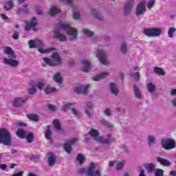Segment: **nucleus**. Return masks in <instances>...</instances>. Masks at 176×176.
Returning a JSON list of instances; mask_svg holds the SVG:
<instances>
[{
  "label": "nucleus",
  "mask_w": 176,
  "mask_h": 176,
  "mask_svg": "<svg viewBox=\"0 0 176 176\" xmlns=\"http://www.w3.org/2000/svg\"><path fill=\"white\" fill-rule=\"evenodd\" d=\"M135 5L134 0H128L124 6V16H129L130 13H131V10L133 9V6Z\"/></svg>",
  "instance_id": "nucleus-10"
},
{
  "label": "nucleus",
  "mask_w": 176,
  "mask_h": 176,
  "mask_svg": "<svg viewBox=\"0 0 176 176\" xmlns=\"http://www.w3.org/2000/svg\"><path fill=\"white\" fill-rule=\"evenodd\" d=\"M71 107H72V104H71V103H66V104L63 105L62 111H63L64 112H67V111H68L69 109H71Z\"/></svg>",
  "instance_id": "nucleus-46"
},
{
  "label": "nucleus",
  "mask_w": 176,
  "mask_h": 176,
  "mask_svg": "<svg viewBox=\"0 0 176 176\" xmlns=\"http://www.w3.org/2000/svg\"><path fill=\"white\" fill-rule=\"evenodd\" d=\"M124 164H126V160L120 161L116 163V168L118 171H122L123 170V167H124Z\"/></svg>",
  "instance_id": "nucleus-36"
},
{
  "label": "nucleus",
  "mask_w": 176,
  "mask_h": 176,
  "mask_svg": "<svg viewBox=\"0 0 176 176\" xmlns=\"http://www.w3.org/2000/svg\"><path fill=\"white\" fill-rule=\"evenodd\" d=\"M45 94H52V93H56L57 91V89L53 87L47 86L44 89Z\"/></svg>",
  "instance_id": "nucleus-37"
},
{
  "label": "nucleus",
  "mask_w": 176,
  "mask_h": 176,
  "mask_svg": "<svg viewBox=\"0 0 176 176\" xmlns=\"http://www.w3.org/2000/svg\"><path fill=\"white\" fill-rule=\"evenodd\" d=\"M45 85H46V80H45L44 79H41L36 82L35 86L36 87H38L40 90H43Z\"/></svg>",
  "instance_id": "nucleus-29"
},
{
  "label": "nucleus",
  "mask_w": 176,
  "mask_h": 176,
  "mask_svg": "<svg viewBox=\"0 0 176 176\" xmlns=\"http://www.w3.org/2000/svg\"><path fill=\"white\" fill-rule=\"evenodd\" d=\"M146 1L142 0L136 7L135 14L136 16H144L146 12Z\"/></svg>",
  "instance_id": "nucleus-9"
},
{
  "label": "nucleus",
  "mask_w": 176,
  "mask_h": 176,
  "mask_svg": "<svg viewBox=\"0 0 176 176\" xmlns=\"http://www.w3.org/2000/svg\"><path fill=\"white\" fill-rule=\"evenodd\" d=\"M96 57L99 58L100 63L103 64V65H108V60L107 59V55L105 54V52H104V50H98L96 53Z\"/></svg>",
  "instance_id": "nucleus-12"
},
{
  "label": "nucleus",
  "mask_w": 176,
  "mask_h": 176,
  "mask_svg": "<svg viewBox=\"0 0 176 176\" xmlns=\"http://www.w3.org/2000/svg\"><path fill=\"white\" fill-rule=\"evenodd\" d=\"M77 161L79 162L80 164H82L85 162V156L82 154H78L77 156Z\"/></svg>",
  "instance_id": "nucleus-49"
},
{
  "label": "nucleus",
  "mask_w": 176,
  "mask_h": 176,
  "mask_svg": "<svg viewBox=\"0 0 176 176\" xmlns=\"http://www.w3.org/2000/svg\"><path fill=\"white\" fill-rule=\"evenodd\" d=\"M163 170L162 169H157L155 170V176H163Z\"/></svg>",
  "instance_id": "nucleus-53"
},
{
  "label": "nucleus",
  "mask_w": 176,
  "mask_h": 176,
  "mask_svg": "<svg viewBox=\"0 0 176 176\" xmlns=\"http://www.w3.org/2000/svg\"><path fill=\"white\" fill-rule=\"evenodd\" d=\"M162 146L166 151H170L176 148V142L174 139L168 138L162 140Z\"/></svg>",
  "instance_id": "nucleus-8"
},
{
  "label": "nucleus",
  "mask_w": 176,
  "mask_h": 176,
  "mask_svg": "<svg viewBox=\"0 0 176 176\" xmlns=\"http://www.w3.org/2000/svg\"><path fill=\"white\" fill-rule=\"evenodd\" d=\"M100 123L105 127H108L109 129H113V124L107 121L106 120H101Z\"/></svg>",
  "instance_id": "nucleus-40"
},
{
  "label": "nucleus",
  "mask_w": 176,
  "mask_h": 176,
  "mask_svg": "<svg viewBox=\"0 0 176 176\" xmlns=\"http://www.w3.org/2000/svg\"><path fill=\"white\" fill-rule=\"evenodd\" d=\"M82 65V71L83 72H89L91 69V64L90 60L87 59H83L81 60Z\"/></svg>",
  "instance_id": "nucleus-19"
},
{
  "label": "nucleus",
  "mask_w": 176,
  "mask_h": 176,
  "mask_svg": "<svg viewBox=\"0 0 176 176\" xmlns=\"http://www.w3.org/2000/svg\"><path fill=\"white\" fill-rule=\"evenodd\" d=\"M28 100V99L27 98H15L12 100V104L14 105V107H16L17 108H19L20 107H23V105H24V104L27 102Z\"/></svg>",
  "instance_id": "nucleus-13"
},
{
  "label": "nucleus",
  "mask_w": 176,
  "mask_h": 176,
  "mask_svg": "<svg viewBox=\"0 0 176 176\" xmlns=\"http://www.w3.org/2000/svg\"><path fill=\"white\" fill-rule=\"evenodd\" d=\"M23 174H24V172H20L15 174H13L12 176H23Z\"/></svg>",
  "instance_id": "nucleus-60"
},
{
  "label": "nucleus",
  "mask_w": 176,
  "mask_h": 176,
  "mask_svg": "<svg viewBox=\"0 0 176 176\" xmlns=\"http://www.w3.org/2000/svg\"><path fill=\"white\" fill-rule=\"evenodd\" d=\"M157 162L165 167H170V166H171V162L170 161L160 157L157 158Z\"/></svg>",
  "instance_id": "nucleus-24"
},
{
  "label": "nucleus",
  "mask_w": 176,
  "mask_h": 176,
  "mask_svg": "<svg viewBox=\"0 0 176 176\" xmlns=\"http://www.w3.org/2000/svg\"><path fill=\"white\" fill-rule=\"evenodd\" d=\"M146 87L148 93H155V91H156V85L153 83H147Z\"/></svg>",
  "instance_id": "nucleus-35"
},
{
  "label": "nucleus",
  "mask_w": 176,
  "mask_h": 176,
  "mask_svg": "<svg viewBox=\"0 0 176 176\" xmlns=\"http://www.w3.org/2000/svg\"><path fill=\"white\" fill-rule=\"evenodd\" d=\"M113 140L112 139V135H107V138L104 139L102 137V142H99L101 144H111Z\"/></svg>",
  "instance_id": "nucleus-38"
},
{
  "label": "nucleus",
  "mask_w": 176,
  "mask_h": 176,
  "mask_svg": "<svg viewBox=\"0 0 176 176\" xmlns=\"http://www.w3.org/2000/svg\"><path fill=\"white\" fill-rule=\"evenodd\" d=\"M89 89H90V85L87 84L82 87H76L74 91L77 94H87V90Z\"/></svg>",
  "instance_id": "nucleus-17"
},
{
  "label": "nucleus",
  "mask_w": 176,
  "mask_h": 176,
  "mask_svg": "<svg viewBox=\"0 0 176 176\" xmlns=\"http://www.w3.org/2000/svg\"><path fill=\"white\" fill-rule=\"evenodd\" d=\"M172 104L175 108H176V98H174L172 101Z\"/></svg>",
  "instance_id": "nucleus-64"
},
{
  "label": "nucleus",
  "mask_w": 176,
  "mask_h": 176,
  "mask_svg": "<svg viewBox=\"0 0 176 176\" xmlns=\"http://www.w3.org/2000/svg\"><path fill=\"white\" fill-rule=\"evenodd\" d=\"M14 6V2H13V0H8L5 2V6H3L4 10H6V12H8L9 10H12V8Z\"/></svg>",
  "instance_id": "nucleus-25"
},
{
  "label": "nucleus",
  "mask_w": 176,
  "mask_h": 176,
  "mask_svg": "<svg viewBox=\"0 0 176 176\" xmlns=\"http://www.w3.org/2000/svg\"><path fill=\"white\" fill-rule=\"evenodd\" d=\"M36 13L39 16H42V14H43V11L42 10V9H37Z\"/></svg>",
  "instance_id": "nucleus-59"
},
{
  "label": "nucleus",
  "mask_w": 176,
  "mask_h": 176,
  "mask_svg": "<svg viewBox=\"0 0 176 176\" xmlns=\"http://www.w3.org/2000/svg\"><path fill=\"white\" fill-rule=\"evenodd\" d=\"M79 141L77 138H73L71 140L67 142L64 144V149L69 155L72 152V145H75L76 142Z\"/></svg>",
  "instance_id": "nucleus-11"
},
{
  "label": "nucleus",
  "mask_w": 176,
  "mask_h": 176,
  "mask_svg": "<svg viewBox=\"0 0 176 176\" xmlns=\"http://www.w3.org/2000/svg\"><path fill=\"white\" fill-rule=\"evenodd\" d=\"M6 164H1V165H0V168L1 169V170H6Z\"/></svg>",
  "instance_id": "nucleus-62"
},
{
  "label": "nucleus",
  "mask_w": 176,
  "mask_h": 176,
  "mask_svg": "<svg viewBox=\"0 0 176 176\" xmlns=\"http://www.w3.org/2000/svg\"><path fill=\"white\" fill-rule=\"evenodd\" d=\"M52 59L49 58H44V62L45 64H47L50 67H57L61 65V58L58 55V53L54 52L52 55Z\"/></svg>",
  "instance_id": "nucleus-4"
},
{
  "label": "nucleus",
  "mask_w": 176,
  "mask_h": 176,
  "mask_svg": "<svg viewBox=\"0 0 176 176\" xmlns=\"http://www.w3.org/2000/svg\"><path fill=\"white\" fill-rule=\"evenodd\" d=\"M54 37L56 38V39H58V41H60V42H66V41H67V36H65V34H63L61 33L55 34Z\"/></svg>",
  "instance_id": "nucleus-31"
},
{
  "label": "nucleus",
  "mask_w": 176,
  "mask_h": 176,
  "mask_svg": "<svg viewBox=\"0 0 176 176\" xmlns=\"http://www.w3.org/2000/svg\"><path fill=\"white\" fill-rule=\"evenodd\" d=\"M91 137L97 142H102V137L100 136V133L96 129H91L89 131Z\"/></svg>",
  "instance_id": "nucleus-15"
},
{
  "label": "nucleus",
  "mask_w": 176,
  "mask_h": 176,
  "mask_svg": "<svg viewBox=\"0 0 176 176\" xmlns=\"http://www.w3.org/2000/svg\"><path fill=\"white\" fill-rule=\"evenodd\" d=\"M72 112L74 115L75 118L79 117V111H78V109L73 108L72 109Z\"/></svg>",
  "instance_id": "nucleus-52"
},
{
  "label": "nucleus",
  "mask_w": 176,
  "mask_h": 176,
  "mask_svg": "<svg viewBox=\"0 0 176 176\" xmlns=\"http://www.w3.org/2000/svg\"><path fill=\"white\" fill-rule=\"evenodd\" d=\"M3 64H6V65H10V67H19L20 65V62L17 60L12 58H3Z\"/></svg>",
  "instance_id": "nucleus-14"
},
{
  "label": "nucleus",
  "mask_w": 176,
  "mask_h": 176,
  "mask_svg": "<svg viewBox=\"0 0 176 176\" xmlns=\"http://www.w3.org/2000/svg\"><path fill=\"white\" fill-rule=\"evenodd\" d=\"M144 167L148 173H153L156 168V165L153 164H144Z\"/></svg>",
  "instance_id": "nucleus-34"
},
{
  "label": "nucleus",
  "mask_w": 176,
  "mask_h": 176,
  "mask_svg": "<svg viewBox=\"0 0 176 176\" xmlns=\"http://www.w3.org/2000/svg\"><path fill=\"white\" fill-rule=\"evenodd\" d=\"M109 75V73L103 72V73H101V74H98L96 76H94V77H92V79L95 82H98V81L107 78V76H108Z\"/></svg>",
  "instance_id": "nucleus-21"
},
{
  "label": "nucleus",
  "mask_w": 176,
  "mask_h": 176,
  "mask_svg": "<svg viewBox=\"0 0 176 176\" xmlns=\"http://www.w3.org/2000/svg\"><path fill=\"white\" fill-rule=\"evenodd\" d=\"M0 16L2 20H9V17H8V16H6L5 14H0Z\"/></svg>",
  "instance_id": "nucleus-58"
},
{
  "label": "nucleus",
  "mask_w": 176,
  "mask_h": 176,
  "mask_svg": "<svg viewBox=\"0 0 176 176\" xmlns=\"http://www.w3.org/2000/svg\"><path fill=\"white\" fill-rule=\"evenodd\" d=\"M12 38H13V39H15L16 41L17 39H19V38H20V34H19L18 32H15L12 34Z\"/></svg>",
  "instance_id": "nucleus-54"
},
{
  "label": "nucleus",
  "mask_w": 176,
  "mask_h": 176,
  "mask_svg": "<svg viewBox=\"0 0 176 176\" xmlns=\"http://www.w3.org/2000/svg\"><path fill=\"white\" fill-rule=\"evenodd\" d=\"M53 124L56 131H60L61 130V125L60 124V121L58 120H54Z\"/></svg>",
  "instance_id": "nucleus-42"
},
{
  "label": "nucleus",
  "mask_w": 176,
  "mask_h": 176,
  "mask_svg": "<svg viewBox=\"0 0 176 176\" xmlns=\"http://www.w3.org/2000/svg\"><path fill=\"white\" fill-rule=\"evenodd\" d=\"M27 118L34 122H38V120H39V117L35 114H28Z\"/></svg>",
  "instance_id": "nucleus-43"
},
{
  "label": "nucleus",
  "mask_w": 176,
  "mask_h": 176,
  "mask_svg": "<svg viewBox=\"0 0 176 176\" xmlns=\"http://www.w3.org/2000/svg\"><path fill=\"white\" fill-rule=\"evenodd\" d=\"M60 28L66 31L69 41H76V38H78V30H76V29L72 28L69 25L65 23H62L60 24Z\"/></svg>",
  "instance_id": "nucleus-3"
},
{
  "label": "nucleus",
  "mask_w": 176,
  "mask_h": 176,
  "mask_svg": "<svg viewBox=\"0 0 176 176\" xmlns=\"http://www.w3.org/2000/svg\"><path fill=\"white\" fill-rule=\"evenodd\" d=\"M16 135L20 138H26L27 142L29 143L34 141V133L32 132H28L21 129L16 131Z\"/></svg>",
  "instance_id": "nucleus-7"
},
{
  "label": "nucleus",
  "mask_w": 176,
  "mask_h": 176,
  "mask_svg": "<svg viewBox=\"0 0 176 176\" xmlns=\"http://www.w3.org/2000/svg\"><path fill=\"white\" fill-rule=\"evenodd\" d=\"M0 142L4 145H12V138H10V133L6 129H0Z\"/></svg>",
  "instance_id": "nucleus-5"
},
{
  "label": "nucleus",
  "mask_w": 176,
  "mask_h": 176,
  "mask_svg": "<svg viewBox=\"0 0 176 176\" xmlns=\"http://www.w3.org/2000/svg\"><path fill=\"white\" fill-rule=\"evenodd\" d=\"M3 53L5 54H7V56H9L10 58H16L17 57V56L16 55V52L13 51V50L10 47H5Z\"/></svg>",
  "instance_id": "nucleus-20"
},
{
  "label": "nucleus",
  "mask_w": 176,
  "mask_h": 176,
  "mask_svg": "<svg viewBox=\"0 0 176 176\" xmlns=\"http://www.w3.org/2000/svg\"><path fill=\"white\" fill-rule=\"evenodd\" d=\"M45 138H46V140H47V141L52 142V131L50 130V126H47Z\"/></svg>",
  "instance_id": "nucleus-28"
},
{
  "label": "nucleus",
  "mask_w": 176,
  "mask_h": 176,
  "mask_svg": "<svg viewBox=\"0 0 176 176\" xmlns=\"http://www.w3.org/2000/svg\"><path fill=\"white\" fill-rule=\"evenodd\" d=\"M29 47L30 49H35L37 48L40 53H43V54L46 53H50V52H53L54 48L49 47L47 49H43V41L41 40H30L28 42Z\"/></svg>",
  "instance_id": "nucleus-1"
},
{
  "label": "nucleus",
  "mask_w": 176,
  "mask_h": 176,
  "mask_svg": "<svg viewBox=\"0 0 176 176\" xmlns=\"http://www.w3.org/2000/svg\"><path fill=\"white\" fill-rule=\"evenodd\" d=\"M93 103L91 102H87L85 111L87 116L88 118H91L93 116Z\"/></svg>",
  "instance_id": "nucleus-18"
},
{
  "label": "nucleus",
  "mask_w": 176,
  "mask_h": 176,
  "mask_svg": "<svg viewBox=\"0 0 176 176\" xmlns=\"http://www.w3.org/2000/svg\"><path fill=\"white\" fill-rule=\"evenodd\" d=\"M148 145L151 146L152 145H155L156 144V137L153 135H150L147 138Z\"/></svg>",
  "instance_id": "nucleus-32"
},
{
  "label": "nucleus",
  "mask_w": 176,
  "mask_h": 176,
  "mask_svg": "<svg viewBox=\"0 0 176 176\" xmlns=\"http://www.w3.org/2000/svg\"><path fill=\"white\" fill-rule=\"evenodd\" d=\"M38 25V21L36 17H33L30 22L26 21V25L25 30L26 31H31L32 28H35Z\"/></svg>",
  "instance_id": "nucleus-16"
},
{
  "label": "nucleus",
  "mask_w": 176,
  "mask_h": 176,
  "mask_svg": "<svg viewBox=\"0 0 176 176\" xmlns=\"http://www.w3.org/2000/svg\"><path fill=\"white\" fill-rule=\"evenodd\" d=\"M162 30L161 28H147L143 30V34L148 38H155L156 36H160L162 35Z\"/></svg>",
  "instance_id": "nucleus-6"
},
{
  "label": "nucleus",
  "mask_w": 176,
  "mask_h": 176,
  "mask_svg": "<svg viewBox=\"0 0 176 176\" xmlns=\"http://www.w3.org/2000/svg\"><path fill=\"white\" fill-rule=\"evenodd\" d=\"M175 28H169L168 31V35L169 38H174V33L175 32Z\"/></svg>",
  "instance_id": "nucleus-45"
},
{
  "label": "nucleus",
  "mask_w": 176,
  "mask_h": 176,
  "mask_svg": "<svg viewBox=\"0 0 176 176\" xmlns=\"http://www.w3.org/2000/svg\"><path fill=\"white\" fill-rule=\"evenodd\" d=\"M139 176H146L145 175V170H144V169L141 170L140 173L139 174Z\"/></svg>",
  "instance_id": "nucleus-61"
},
{
  "label": "nucleus",
  "mask_w": 176,
  "mask_h": 176,
  "mask_svg": "<svg viewBox=\"0 0 176 176\" xmlns=\"http://www.w3.org/2000/svg\"><path fill=\"white\" fill-rule=\"evenodd\" d=\"M154 72L162 76L166 75V72H164V70H163V69L159 67H154Z\"/></svg>",
  "instance_id": "nucleus-39"
},
{
  "label": "nucleus",
  "mask_w": 176,
  "mask_h": 176,
  "mask_svg": "<svg viewBox=\"0 0 176 176\" xmlns=\"http://www.w3.org/2000/svg\"><path fill=\"white\" fill-rule=\"evenodd\" d=\"M104 113L105 115V116H112V113H111V109H106L104 111Z\"/></svg>",
  "instance_id": "nucleus-51"
},
{
  "label": "nucleus",
  "mask_w": 176,
  "mask_h": 176,
  "mask_svg": "<svg viewBox=\"0 0 176 176\" xmlns=\"http://www.w3.org/2000/svg\"><path fill=\"white\" fill-rule=\"evenodd\" d=\"M116 112H122L123 113H126V109L121 107H116Z\"/></svg>",
  "instance_id": "nucleus-55"
},
{
  "label": "nucleus",
  "mask_w": 176,
  "mask_h": 176,
  "mask_svg": "<svg viewBox=\"0 0 176 176\" xmlns=\"http://www.w3.org/2000/svg\"><path fill=\"white\" fill-rule=\"evenodd\" d=\"M28 91L29 94H35V93L38 91V90L36 89V86L32 85V87L28 89Z\"/></svg>",
  "instance_id": "nucleus-47"
},
{
  "label": "nucleus",
  "mask_w": 176,
  "mask_h": 176,
  "mask_svg": "<svg viewBox=\"0 0 176 176\" xmlns=\"http://www.w3.org/2000/svg\"><path fill=\"white\" fill-rule=\"evenodd\" d=\"M53 80H54V82H56V83H63V76H61V74L60 72H57L54 74Z\"/></svg>",
  "instance_id": "nucleus-27"
},
{
  "label": "nucleus",
  "mask_w": 176,
  "mask_h": 176,
  "mask_svg": "<svg viewBox=\"0 0 176 176\" xmlns=\"http://www.w3.org/2000/svg\"><path fill=\"white\" fill-rule=\"evenodd\" d=\"M120 52L123 53L124 54H126L127 53V43L123 42L120 47Z\"/></svg>",
  "instance_id": "nucleus-44"
},
{
  "label": "nucleus",
  "mask_w": 176,
  "mask_h": 176,
  "mask_svg": "<svg viewBox=\"0 0 176 176\" xmlns=\"http://www.w3.org/2000/svg\"><path fill=\"white\" fill-rule=\"evenodd\" d=\"M48 109L52 111V112L56 111V106H54L52 104H48Z\"/></svg>",
  "instance_id": "nucleus-57"
},
{
  "label": "nucleus",
  "mask_w": 176,
  "mask_h": 176,
  "mask_svg": "<svg viewBox=\"0 0 176 176\" xmlns=\"http://www.w3.org/2000/svg\"><path fill=\"white\" fill-rule=\"evenodd\" d=\"M73 18L76 19H80V14L79 12H74Z\"/></svg>",
  "instance_id": "nucleus-56"
},
{
  "label": "nucleus",
  "mask_w": 176,
  "mask_h": 176,
  "mask_svg": "<svg viewBox=\"0 0 176 176\" xmlns=\"http://www.w3.org/2000/svg\"><path fill=\"white\" fill-rule=\"evenodd\" d=\"M133 92L136 98L142 100V94L141 93V90L136 85H133Z\"/></svg>",
  "instance_id": "nucleus-22"
},
{
  "label": "nucleus",
  "mask_w": 176,
  "mask_h": 176,
  "mask_svg": "<svg viewBox=\"0 0 176 176\" xmlns=\"http://www.w3.org/2000/svg\"><path fill=\"white\" fill-rule=\"evenodd\" d=\"M91 14L94 16L95 19L99 20V21H102V20H104V16H102V14H100L94 10L91 11Z\"/></svg>",
  "instance_id": "nucleus-33"
},
{
  "label": "nucleus",
  "mask_w": 176,
  "mask_h": 176,
  "mask_svg": "<svg viewBox=\"0 0 176 176\" xmlns=\"http://www.w3.org/2000/svg\"><path fill=\"white\" fill-rule=\"evenodd\" d=\"M48 164L50 167H53L56 164V156L52 153L49 154Z\"/></svg>",
  "instance_id": "nucleus-26"
},
{
  "label": "nucleus",
  "mask_w": 176,
  "mask_h": 176,
  "mask_svg": "<svg viewBox=\"0 0 176 176\" xmlns=\"http://www.w3.org/2000/svg\"><path fill=\"white\" fill-rule=\"evenodd\" d=\"M78 174H87V176H102L100 170H96V164L91 163L88 168H80L78 170Z\"/></svg>",
  "instance_id": "nucleus-2"
},
{
  "label": "nucleus",
  "mask_w": 176,
  "mask_h": 176,
  "mask_svg": "<svg viewBox=\"0 0 176 176\" xmlns=\"http://www.w3.org/2000/svg\"><path fill=\"white\" fill-rule=\"evenodd\" d=\"M60 8H57V7H52L50 9V16H52V17L56 16V14H58V13H60Z\"/></svg>",
  "instance_id": "nucleus-30"
},
{
  "label": "nucleus",
  "mask_w": 176,
  "mask_h": 176,
  "mask_svg": "<svg viewBox=\"0 0 176 176\" xmlns=\"http://www.w3.org/2000/svg\"><path fill=\"white\" fill-rule=\"evenodd\" d=\"M155 3H156V0H148L147 2L148 9H152L155 6Z\"/></svg>",
  "instance_id": "nucleus-48"
},
{
  "label": "nucleus",
  "mask_w": 176,
  "mask_h": 176,
  "mask_svg": "<svg viewBox=\"0 0 176 176\" xmlns=\"http://www.w3.org/2000/svg\"><path fill=\"white\" fill-rule=\"evenodd\" d=\"M131 76H132V78H134V79H135V80H140V72H137V73H131Z\"/></svg>",
  "instance_id": "nucleus-50"
},
{
  "label": "nucleus",
  "mask_w": 176,
  "mask_h": 176,
  "mask_svg": "<svg viewBox=\"0 0 176 176\" xmlns=\"http://www.w3.org/2000/svg\"><path fill=\"white\" fill-rule=\"evenodd\" d=\"M81 32L86 36H93L94 35V32L89 29H82Z\"/></svg>",
  "instance_id": "nucleus-41"
},
{
  "label": "nucleus",
  "mask_w": 176,
  "mask_h": 176,
  "mask_svg": "<svg viewBox=\"0 0 176 176\" xmlns=\"http://www.w3.org/2000/svg\"><path fill=\"white\" fill-rule=\"evenodd\" d=\"M170 175L171 176H176V171L175 170H172L170 172Z\"/></svg>",
  "instance_id": "nucleus-63"
},
{
  "label": "nucleus",
  "mask_w": 176,
  "mask_h": 176,
  "mask_svg": "<svg viewBox=\"0 0 176 176\" xmlns=\"http://www.w3.org/2000/svg\"><path fill=\"white\" fill-rule=\"evenodd\" d=\"M110 90L111 93H112V94H114V96H118V94H119V88L118 87V85L114 82L110 83Z\"/></svg>",
  "instance_id": "nucleus-23"
}]
</instances>
